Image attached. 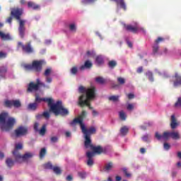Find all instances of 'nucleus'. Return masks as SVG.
<instances>
[{
    "mask_svg": "<svg viewBox=\"0 0 181 181\" xmlns=\"http://www.w3.org/2000/svg\"><path fill=\"white\" fill-rule=\"evenodd\" d=\"M84 146L86 149L90 148L91 149V151H93V156H94V153H97L98 155H101V153L104 152V150L103 149V147H101V146H95L93 145V141H90V143L88 144V145L85 144Z\"/></svg>",
    "mask_w": 181,
    "mask_h": 181,
    "instance_id": "9b49d317",
    "label": "nucleus"
},
{
    "mask_svg": "<svg viewBox=\"0 0 181 181\" xmlns=\"http://www.w3.org/2000/svg\"><path fill=\"white\" fill-rule=\"evenodd\" d=\"M119 98V96L112 95L108 98V100L109 101H113V103H115L118 101Z\"/></svg>",
    "mask_w": 181,
    "mask_h": 181,
    "instance_id": "e433bc0d",
    "label": "nucleus"
},
{
    "mask_svg": "<svg viewBox=\"0 0 181 181\" xmlns=\"http://www.w3.org/2000/svg\"><path fill=\"white\" fill-rule=\"evenodd\" d=\"M37 83H38V88H40V86L42 87H44V88H49V86H46V84L42 83L40 81V78H37Z\"/></svg>",
    "mask_w": 181,
    "mask_h": 181,
    "instance_id": "58836bf2",
    "label": "nucleus"
},
{
    "mask_svg": "<svg viewBox=\"0 0 181 181\" xmlns=\"http://www.w3.org/2000/svg\"><path fill=\"white\" fill-rule=\"evenodd\" d=\"M11 15L13 18L19 21V27H18V33L20 37L23 39L25 37V30L26 28H25V21L21 20V17L23 15V8H12L11 11Z\"/></svg>",
    "mask_w": 181,
    "mask_h": 181,
    "instance_id": "7ed1b4c3",
    "label": "nucleus"
},
{
    "mask_svg": "<svg viewBox=\"0 0 181 181\" xmlns=\"http://www.w3.org/2000/svg\"><path fill=\"white\" fill-rule=\"evenodd\" d=\"M117 82L119 83V84H120V86H123V84H125V78L122 77H118Z\"/></svg>",
    "mask_w": 181,
    "mask_h": 181,
    "instance_id": "37998d69",
    "label": "nucleus"
},
{
    "mask_svg": "<svg viewBox=\"0 0 181 181\" xmlns=\"http://www.w3.org/2000/svg\"><path fill=\"white\" fill-rule=\"evenodd\" d=\"M127 98L129 100H132V99L135 98V95H134L133 93H129V94H127Z\"/></svg>",
    "mask_w": 181,
    "mask_h": 181,
    "instance_id": "603ef678",
    "label": "nucleus"
},
{
    "mask_svg": "<svg viewBox=\"0 0 181 181\" xmlns=\"http://www.w3.org/2000/svg\"><path fill=\"white\" fill-rule=\"evenodd\" d=\"M144 71V68H142V66H139L138 69H137V73H142Z\"/></svg>",
    "mask_w": 181,
    "mask_h": 181,
    "instance_id": "bf43d9fd",
    "label": "nucleus"
},
{
    "mask_svg": "<svg viewBox=\"0 0 181 181\" xmlns=\"http://www.w3.org/2000/svg\"><path fill=\"white\" fill-rule=\"evenodd\" d=\"M142 140L144 142H148V141H149V136L148 135H145L142 137Z\"/></svg>",
    "mask_w": 181,
    "mask_h": 181,
    "instance_id": "864d4df0",
    "label": "nucleus"
},
{
    "mask_svg": "<svg viewBox=\"0 0 181 181\" xmlns=\"http://www.w3.org/2000/svg\"><path fill=\"white\" fill-rule=\"evenodd\" d=\"M45 64V61L43 60H34L30 64H25L23 65V67L27 71H32L33 70L36 73H40L42 71V69L43 68V64Z\"/></svg>",
    "mask_w": 181,
    "mask_h": 181,
    "instance_id": "0eeeda50",
    "label": "nucleus"
},
{
    "mask_svg": "<svg viewBox=\"0 0 181 181\" xmlns=\"http://www.w3.org/2000/svg\"><path fill=\"white\" fill-rule=\"evenodd\" d=\"M168 53V49L165 48L160 54H166Z\"/></svg>",
    "mask_w": 181,
    "mask_h": 181,
    "instance_id": "e2e57ef3",
    "label": "nucleus"
},
{
    "mask_svg": "<svg viewBox=\"0 0 181 181\" xmlns=\"http://www.w3.org/2000/svg\"><path fill=\"white\" fill-rule=\"evenodd\" d=\"M158 50H159V45H158V44H156V45H154L153 47V54H156V53H158Z\"/></svg>",
    "mask_w": 181,
    "mask_h": 181,
    "instance_id": "49530a36",
    "label": "nucleus"
},
{
    "mask_svg": "<svg viewBox=\"0 0 181 181\" xmlns=\"http://www.w3.org/2000/svg\"><path fill=\"white\" fill-rule=\"evenodd\" d=\"M91 88H94V90L95 91V87H91V88H88L86 89V88H84V86H80L78 88V91H79V93H81L82 94V95H85L86 97H87V91Z\"/></svg>",
    "mask_w": 181,
    "mask_h": 181,
    "instance_id": "aec40b11",
    "label": "nucleus"
},
{
    "mask_svg": "<svg viewBox=\"0 0 181 181\" xmlns=\"http://www.w3.org/2000/svg\"><path fill=\"white\" fill-rule=\"evenodd\" d=\"M51 73H52V69L47 68V69H45L44 72V76H45V77H49Z\"/></svg>",
    "mask_w": 181,
    "mask_h": 181,
    "instance_id": "79ce46f5",
    "label": "nucleus"
},
{
    "mask_svg": "<svg viewBox=\"0 0 181 181\" xmlns=\"http://www.w3.org/2000/svg\"><path fill=\"white\" fill-rule=\"evenodd\" d=\"M95 98V89L94 88L91 89H88L86 95H81L78 98V105L80 107H88L89 110H93V107L90 104V101L91 100H94Z\"/></svg>",
    "mask_w": 181,
    "mask_h": 181,
    "instance_id": "20e7f679",
    "label": "nucleus"
},
{
    "mask_svg": "<svg viewBox=\"0 0 181 181\" xmlns=\"http://www.w3.org/2000/svg\"><path fill=\"white\" fill-rule=\"evenodd\" d=\"M113 166H114V165L112 164V163L110 162L105 165L104 169H105L106 170H111V169H112V168H113Z\"/></svg>",
    "mask_w": 181,
    "mask_h": 181,
    "instance_id": "f704fd0d",
    "label": "nucleus"
},
{
    "mask_svg": "<svg viewBox=\"0 0 181 181\" xmlns=\"http://www.w3.org/2000/svg\"><path fill=\"white\" fill-rule=\"evenodd\" d=\"M86 117H87V112L83 110L82 111L81 114L78 117L74 118L73 121L69 123V124L73 127V125H76V124H79L80 127H81L82 125H85L83 121Z\"/></svg>",
    "mask_w": 181,
    "mask_h": 181,
    "instance_id": "9d476101",
    "label": "nucleus"
},
{
    "mask_svg": "<svg viewBox=\"0 0 181 181\" xmlns=\"http://www.w3.org/2000/svg\"><path fill=\"white\" fill-rule=\"evenodd\" d=\"M155 136L156 138V139H158V141H162V139H163V141H168L169 138H172V139H174L175 141H179L180 139H181V135L180 133H179V132H165L163 135L160 134L158 132H156Z\"/></svg>",
    "mask_w": 181,
    "mask_h": 181,
    "instance_id": "423d86ee",
    "label": "nucleus"
},
{
    "mask_svg": "<svg viewBox=\"0 0 181 181\" xmlns=\"http://www.w3.org/2000/svg\"><path fill=\"white\" fill-rule=\"evenodd\" d=\"M6 57V53L0 52V59H5Z\"/></svg>",
    "mask_w": 181,
    "mask_h": 181,
    "instance_id": "5fc2aeb1",
    "label": "nucleus"
},
{
    "mask_svg": "<svg viewBox=\"0 0 181 181\" xmlns=\"http://www.w3.org/2000/svg\"><path fill=\"white\" fill-rule=\"evenodd\" d=\"M78 176H79L81 179H86V176H87V174L86 173V172H78Z\"/></svg>",
    "mask_w": 181,
    "mask_h": 181,
    "instance_id": "a18cd8bd",
    "label": "nucleus"
},
{
    "mask_svg": "<svg viewBox=\"0 0 181 181\" xmlns=\"http://www.w3.org/2000/svg\"><path fill=\"white\" fill-rule=\"evenodd\" d=\"M15 162H16V160H13L12 158H8L6 159V166H8V168H13V166L15 165Z\"/></svg>",
    "mask_w": 181,
    "mask_h": 181,
    "instance_id": "4be33fe9",
    "label": "nucleus"
},
{
    "mask_svg": "<svg viewBox=\"0 0 181 181\" xmlns=\"http://www.w3.org/2000/svg\"><path fill=\"white\" fill-rule=\"evenodd\" d=\"M163 40H165V39L162 37H158V39L156 40L155 43L156 45H158V43H160V42H163Z\"/></svg>",
    "mask_w": 181,
    "mask_h": 181,
    "instance_id": "8fccbe9b",
    "label": "nucleus"
},
{
    "mask_svg": "<svg viewBox=\"0 0 181 181\" xmlns=\"http://www.w3.org/2000/svg\"><path fill=\"white\" fill-rule=\"evenodd\" d=\"M92 115H93V117H97V115H98V112H97V110H93Z\"/></svg>",
    "mask_w": 181,
    "mask_h": 181,
    "instance_id": "4d7b16f0",
    "label": "nucleus"
},
{
    "mask_svg": "<svg viewBox=\"0 0 181 181\" xmlns=\"http://www.w3.org/2000/svg\"><path fill=\"white\" fill-rule=\"evenodd\" d=\"M81 129L82 133L84 135V144L86 145H88V144L91 143V135H93V134H95V132L97 131L95 129V127H91L89 129H87V127H86V125L83 124L82 125V127H81Z\"/></svg>",
    "mask_w": 181,
    "mask_h": 181,
    "instance_id": "6e6552de",
    "label": "nucleus"
},
{
    "mask_svg": "<svg viewBox=\"0 0 181 181\" xmlns=\"http://www.w3.org/2000/svg\"><path fill=\"white\" fill-rule=\"evenodd\" d=\"M4 107L7 108H11V107H14V108H21L22 107V103L19 100H6L4 101Z\"/></svg>",
    "mask_w": 181,
    "mask_h": 181,
    "instance_id": "f8f14e48",
    "label": "nucleus"
},
{
    "mask_svg": "<svg viewBox=\"0 0 181 181\" xmlns=\"http://www.w3.org/2000/svg\"><path fill=\"white\" fill-rule=\"evenodd\" d=\"M129 131V129L128 128V127L124 126L123 127L121 128L120 129V134L123 136H125V135H127V134H128Z\"/></svg>",
    "mask_w": 181,
    "mask_h": 181,
    "instance_id": "a878e982",
    "label": "nucleus"
},
{
    "mask_svg": "<svg viewBox=\"0 0 181 181\" xmlns=\"http://www.w3.org/2000/svg\"><path fill=\"white\" fill-rule=\"evenodd\" d=\"M140 152H141V153H145V152H146V151L145 150V148H140Z\"/></svg>",
    "mask_w": 181,
    "mask_h": 181,
    "instance_id": "774afa93",
    "label": "nucleus"
},
{
    "mask_svg": "<svg viewBox=\"0 0 181 181\" xmlns=\"http://www.w3.org/2000/svg\"><path fill=\"white\" fill-rule=\"evenodd\" d=\"M175 108H181V97H179L175 103Z\"/></svg>",
    "mask_w": 181,
    "mask_h": 181,
    "instance_id": "4c0bfd02",
    "label": "nucleus"
},
{
    "mask_svg": "<svg viewBox=\"0 0 181 181\" xmlns=\"http://www.w3.org/2000/svg\"><path fill=\"white\" fill-rule=\"evenodd\" d=\"M179 125H180V122L177 121V119H176V116H175V115H172L170 124L171 129H176Z\"/></svg>",
    "mask_w": 181,
    "mask_h": 181,
    "instance_id": "dca6fc26",
    "label": "nucleus"
},
{
    "mask_svg": "<svg viewBox=\"0 0 181 181\" xmlns=\"http://www.w3.org/2000/svg\"><path fill=\"white\" fill-rule=\"evenodd\" d=\"M6 22H8V23H12V16H10L7 18Z\"/></svg>",
    "mask_w": 181,
    "mask_h": 181,
    "instance_id": "052dcab7",
    "label": "nucleus"
},
{
    "mask_svg": "<svg viewBox=\"0 0 181 181\" xmlns=\"http://www.w3.org/2000/svg\"><path fill=\"white\" fill-rule=\"evenodd\" d=\"M4 158H5V154H4L2 152H0V159H3Z\"/></svg>",
    "mask_w": 181,
    "mask_h": 181,
    "instance_id": "69168bd1",
    "label": "nucleus"
},
{
    "mask_svg": "<svg viewBox=\"0 0 181 181\" xmlns=\"http://www.w3.org/2000/svg\"><path fill=\"white\" fill-rule=\"evenodd\" d=\"M23 146L22 144H16V149L13 151V155L16 159V162L17 163H22L23 162H26L28 159H30V158H33V153H25L23 156H21L18 150L22 149Z\"/></svg>",
    "mask_w": 181,
    "mask_h": 181,
    "instance_id": "39448f33",
    "label": "nucleus"
},
{
    "mask_svg": "<svg viewBox=\"0 0 181 181\" xmlns=\"http://www.w3.org/2000/svg\"><path fill=\"white\" fill-rule=\"evenodd\" d=\"M44 101L45 103H48V107H49V111L53 112V114L57 117L59 115H62V117H66L70 114L69 110L63 107V103L62 100H57L55 103H53V99L52 98H42L39 96L38 94L35 95V103H42Z\"/></svg>",
    "mask_w": 181,
    "mask_h": 181,
    "instance_id": "f257e3e1",
    "label": "nucleus"
},
{
    "mask_svg": "<svg viewBox=\"0 0 181 181\" xmlns=\"http://www.w3.org/2000/svg\"><path fill=\"white\" fill-rule=\"evenodd\" d=\"M124 28L127 32H131L132 33H138V32H142V33H145V29L138 25L134 26L132 25L124 24Z\"/></svg>",
    "mask_w": 181,
    "mask_h": 181,
    "instance_id": "ddd939ff",
    "label": "nucleus"
},
{
    "mask_svg": "<svg viewBox=\"0 0 181 181\" xmlns=\"http://www.w3.org/2000/svg\"><path fill=\"white\" fill-rule=\"evenodd\" d=\"M127 45L129 47H132V42H131L130 41H128L127 42Z\"/></svg>",
    "mask_w": 181,
    "mask_h": 181,
    "instance_id": "338daca9",
    "label": "nucleus"
},
{
    "mask_svg": "<svg viewBox=\"0 0 181 181\" xmlns=\"http://www.w3.org/2000/svg\"><path fill=\"white\" fill-rule=\"evenodd\" d=\"M45 169H50L53 170V165L51 164V163H47L44 164Z\"/></svg>",
    "mask_w": 181,
    "mask_h": 181,
    "instance_id": "c03bdc74",
    "label": "nucleus"
},
{
    "mask_svg": "<svg viewBox=\"0 0 181 181\" xmlns=\"http://www.w3.org/2000/svg\"><path fill=\"white\" fill-rule=\"evenodd\" d=\"M39 90V82H37V79H36V83L33 82H30L27 88L28 93H32L33 91H37Z\"/></svg>",
    "mask_w": 181,
    "mask_h": 181,
    "instance_id": "2eb2a0df",
    "label": "nucleus"
},
{
    "mask_svg": "<svg viewBox=\"0 0 181 181\" xmlns=\"http://www.w3.org/2000/svg\"><path fill=\"white\" fill-rule=\"evenodd\" d=\"M52 170L56 175H62V170H60V168L59 167H53Z\"/></svg>",
    "mask_w": 181,
    "mask_h": 181,
    "instance_id": "72a5a7b5",
    "label": "nucleus"
},
{
    "mask_svg": "<svg viewBox=\"0 0 181 181\" xmlns=\"http://www.w3.org/2000/svg\"><path fill=\"white\" fill-rule=\"evenodd\" d=\"M93 67V63L87 60L85 62L84 64L80 66V70L83 71L85 69H91Z\"/></svg>",
    "mask_w": 181,
    "mask_h": 181,
    "instance_id": "412c9836",
    "label": "nucleus"
},
{
    "mask_svg": "<svg viewBox=\"0 0 181 181\" xmlns=\"http://www.w3.org/2000/svg\"><path fill=\"white\" fill-rule=\"evenodd\" d=\"M95 62L98 65L103 64L104 63V59L101 56H98L96 57Z\"/></svg>",
    "mask_w": 181,
    "mask_h": 181,
    "instance_id": "7c9ffc66",
    "label": "nucleus"
},
{
    "mask_svg": "<svg viewBox=\"0 0 181 181\" xmlns=\"http://www.w3.org/2000/svg\"><path fill=\"white\" fill-rule=\"evenodd\" d=\"M17 49H21L23 53L26 54H32L35 53V49L32 47V42H28L25 45L22 42H18L17 43Z\"/></svg>",
    "mask_w": 181,
    "mask_h": 181,
    "instance_id": "1a4fd4ad",
    "label": "nucleus"
},
{
    "mask_svg": "<svg viewBox=\"0 0 181 181\" xmlns=\"http://www.w3.org/2000/svg\"><path fill=\"white\" fill-rule=\"evenodd\" d=\"M127 110H134V105H132V104H129V105H127Z\"/></svg>",
    "mask_w": 181,
    "mask_h": 181,
    "instance_id": "13d9d810",
    "label": "nucleus"
},
{
    "mask_svg": "<svg viewBox=\"0 0 181 181\" xmlns=\"http://www.w3.org/2000/svg\"><path fill=\"white\" fill-rule=\"evenodd\" d=\"M0 37L2 40H11V35L5 34L2 31H0Z\"/></svg>",
    "mask_w": 181,
    "mask_h": 181,
    "instance_id": "393cba45",
    "label": "nucleus"
},
{
    "mask_svg": "<svg viewBox=\"0 0 181 181\" xmlns=\"http://www.w3.org/2000/svg\"><path fill=\"white\" fill-rule=\"evenodd\" d=\"M14 132L17 138H19V136H25V135H28V127L20 126L14 131Z\"/></svg>",
    "mask_w": 181,
    "mask_h": 181,
    "instance_id": "4468645a",
    "label": "nucleus"
},
{
    "mask_svg": "<svg viewBox=\"0 0 181 181\" xmlns=\"http://www.w3.org/2000/svg\"><path fill=\"white\" fill-rule=\"evenodd\" d=\"M94 156V153L91 151L86 152V157L88 158L87 165L88 166H93L94 165V160L93 157Z\"/></svg>",
    "mask_w": 181,
    "mask_h": 181,
    "instance_id": "f3484780",
    "label": "nucleus"
},
{
    "mask_svg": "<svg viewBox=\"0 0 181 181\" xmlns=\"http://www.w3.org/2000/svg\"><path fill=\"white\" fill-rule=\"evenodd\" d=\"M34 130L35 131V132H39V123L35 122L34 124Z\"/></svg>",
    "mask_w": 181,
    "mask_h": 181,
    "instance_id": "3c124183",
    "label": "nucleus"
},
{
    "mask_svg": "<svg viewBox=\"0 0 181 181\" xmlns=\"http://www.w3.org/2000/svg\"><path fill=\"white\" fill-rule=\"evenodd\" d=\"M37 108V103H30L28 105V110H31L32 111H35V110Z\"/></svg>",
    "mask_w": 181,
    "mask_h": 181,
    "instance_id": "cd10ccee",
    "label": "nucleus"
},
{
    "mask_svg": "<svg viewBox=\"0 0 181 181\" xmlns=\"http://www.w3.org/2000/svg\"><path fill=\"white\" fill-rule=\"evenodd\" d=\"M40 135L45 136L46 135V124H43L40 130H38Z\"/></svg>",
    "mask_w": 181,
    "mask_h": 181,
    "instance_id": "bb28decb",
    "label": "nucleus"
},
{
    "mask_svg": "<svg viewBox=\"0 0 181 181\" xmlns=\"http://www.w3.org/2000/svg\"><path fill=\"white\" fill-rule=\"evenodd\" d=\"M96 83H98L99 84H105V80L104 78L101 76H98L95 78Z\"/></svg>",
    "mask_w": 181,
    "mask_h": 181,
    "instance_id": "c85d7f7f",
    "label": "nucleus"
},
{
    "mask_svg": "<svg viewBox=\"0 0 181 181\" xmlns=\"http://www.w3.org/2000/svg\"><path fill=\"white\" fill-rule=\"evenodd\" d=\"M8 117H9V114L6 112L0 114V124H2L0 128L3 132H9V131L13 129V127L16 124V119L14 117L8 118Z\"/></svg>",
    "mask_w": 181,
    "mask_h": 181,
    "instance_id": "f03ea898",
    "label": "nucleus"
},
{
    "mask_svg": "<svg viewBox=\"0 0 181 181\" xmlns=\"http://www.w3.org/2000/svg\"><path fill=\"white\" fill-rule=\"evenodd\" d=\"M66 180H67V181H71V180H73V177H72L71 175H68V176L66 177Z\"/></svg>",
    "mask_w": 181,
    "mask_h": 181,
    "instance_id": "680f3d73",
    "label": "nucleus"
},
{
    "mask_svg": "<svg viewBox=\"0 0 181 181\" xmlns=\"http://www.w3.org/2000/svg\"><path fill=\"white\" fill-rule=\"evenodd\" d=\"M119 117L122 121H125V119H127V115L124 111H120L119 112Z\"/></svg>",
    "mask_w": 181,
    "mask_h": 181,
    "instance_id": "2f4dec72",
    "label": "nucleus"
},
{
    "mask_svg": "<svg viewBox=\"0 0 181 181\" xmlns=\"http://www.w3.org/2000/svg\"><path fill=\"white\" fill-rule=\"evenodd\" d=\"M146 76L150 81H153V74H152V72H146Z\"/></svg>",
    "mask_w": 181,
    "mask_h": 181,
    "instance_id": "ea45409f",
    "label": "nucleus"
},
{
    "mask_svg": "<svg viewBox=\"0 0 181 181\" xmlns=\"http://www.w3.org/2000/svg\"><path fill=\"white\" fill-rule=\"evenodd\" d=\"M45 155H46V148H42L40 150V159H43V158H45Z\"/></svg>",
    "mask_w": 181,
    "mask_h": 181,
    "instance_id": "c9c22d12",
    "label": "nucleus"
},
{
    "mask_svg": "<svg viewBox=\"0 0 181 181\" xmlns=\"http://www.w3.org/2000/svg\"><path fill=\"white\" fill-rule=\"evenodd\" d=\"M59 141V138H57V136H52L50 138V141L52 144H55L56 142H57Z\"/></svg>",
    "mask_w": 181,
    "mask_h": 181,
    "instance_id": "de8ad7c7",
    "label": "nucleus"
},
{
    "mask_svg": "<svg viewBox=\"0 0 181 181\" xmlns=\"http://www.w3.org/2000/svg\"><path fill=\"white\" fill-rule=\"evenodd\" d=\"M45 118V119H49L50 118V113L49 112H44L42 114H37L35 116L36 119H41V118Z\"/></svg>",
    "mask_w": 181,
    "mask_h": 181,
    "instance_id": "6ab92c4d",
    "label": "nucleus"
},
{
    "mask_svg": "<svg viewBox=\"0 0 181 181\" xmlns=\"http://www.w3.org/2000/svg\"><path fill=\"white\" fill-rule=\"evenodd\" d=\"M45 81H46V83H52V78L49 77V76H46Z\"/></svg>",
    "mask_w": 181,
    "mask_h": 181,
    "instance_id": "6e6d98bb",
    "label": "nucleus"
},
{
    "mask_svg": "<svg viewBox=\"0 0 181 181\" xmlns=\"http://www.w3.org/2000/svg\"><path fill=\"white\" fill-rule=\"evenodd\" d=\"M8 73V67L5 66H0V76L1 77H5V75Z\"/></svg>",
    "mask_w": 181,
    "mask_h": 181,
    "instance_id": "b1692460",
    "label": "nucleus"
},
{
    "mask_svg": "<svg viewBox=\"0 0 181 181\" xmlns=\"http://www.w3.org/2000/svg\"><path fill=\"white\" fill-rule=\"evenodd\" d=\"M116 2L117 8H121L123 11H127V4H125L124 0H113Z\"/></svg>",
    "mask_w": 181,
    "mask_h": 181,
    "instance_id": "a211bd4d",
    "label": "nucleus"
},
{
    "mask_svg": "<svg viewBox=\"0 0 181 181\" xmlns=\"http://www.w3.org/2000/svg\"><path fill=\"white\" fill-rule=\"evenodd\" d=\"M115 179L116 181H121L122 178L121 177V176L117 175L116 176Z\"/></svg>",
    "mask_w": 181,
    "mask_h": 181,
    "instance_id": "0e129e2a",
    "label": "nucleus"
},
{
    "mask_svg": "<svg viewBox=\"0 0 181 181\" xmlns=\"http://www.w3.org/2000/svg\"><path fill=\"white\" fill-rule=\"evenodd\" d=\"M28 8H31V9H33L34 11H36L37 9H40V6L36 4H35L33 1H29L28 3Z\"/></svg>",
    "mask_w": 181,
    "mask_h": 181,
    "instance_id": "5701e85b",
    "label": "nucleus"
},
{
    "mask_svg": "<svg viewBox=\"0 0 181 181\" xmlns=\"http://www.w3.org/2000/svg\"><path fill=\"white\" fill-rule=\"evenodd\" d=\"M117 66V62L115 60H112L108 62V67L110 69H114Z\"/></svg>",
    "mask_w": 181,
    "mask_h": 181,
    "instance_id": "c756f323",
    "label": "nucleus"
},
{
    "mask_svg": "<svg viewBox=\"0 0 181 181\" xmlns=\"http://www.w3.org/2000/svg\"><path fill=\"white\" fill-rule=\"evenodd\" d=\"M78 71V69L77 68V66H74L71 69V73L74 75L76 76V74H77Z\"/></svg>",
    "mask_w": 181,
    "mask_h": 181,
    "instance_id": "a19ab883",
    "label": "nucleus"
},
{
    "mask_svg": "<svg viewBox=\"0 0 181 181\" xmlns=\"http://www.w3.org/2000/svg\"><path fill=\"white\" fill-rule=\"evenodd\" d=\"M69 30H71V32H73L74 33H76V32L77 31V27L76 26V24L74 23L70 24Z\"/></svg>",
    "mask_w": 181,
    "mask_h": 181,
    "instance_id": "473e14b6",
    "label": "nucleus"
},
{
    "mask_svg": "<svg viewBox=\"0 0 181 181\" xmlns=\"http://www.w3.org/2000/svg\"><path fill=\"white\" fill-rule=\"evenodd\" d=\"M163 148L165 151H169L170 149V144L169 143H164Z\"/></svg>",
    "mask_w": 181,
    "mask_h": 181,
    "instance_id": "09e8293b",
    "label": "nucleus"
}]
</instances>
